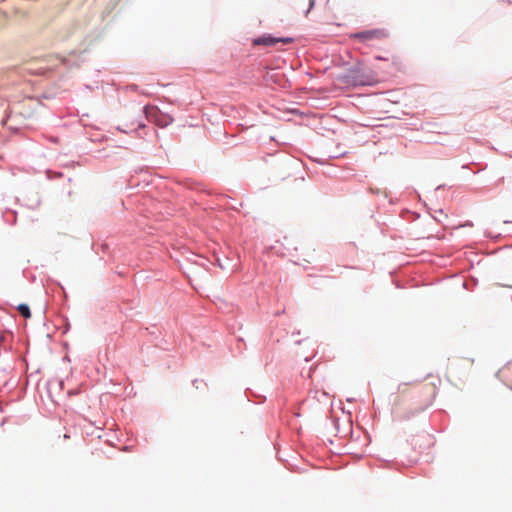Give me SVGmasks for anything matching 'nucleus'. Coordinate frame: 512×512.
Segmentation results:
<instances>
[{
	"instance_id": "nucleus-1",
	"label": "nucleus",
	"mask_w": 512,
	"mask_h": 512,
	"mask_svg": "<svg viewBox=\"0 0 512 512\" xmlns=\"http://www.w3.org/2000/svg\"><path fill=\"white\" fill-rule=\"evenodd\" d=\"M342 78L345 83L355 86L373 85L376 83L374 73L362 64L349 69Z\"/></svg>"
},
{
	"instance_id": "nucleus-2",
	"label": "nucleus",
	"mask_w": 512,
	"mask_h": 512,
	"mask_svg": "<svg viewBox=\"0 0 512 512\" xmlns=\"http://www.w3.org/2000/svg\"><path fill=\"white\" fill-rule=\"evenodd\" d=\"M144 113L149 121L160 127H166L173 121L169 115L163 114L155 106H145Z\"/></svg>"
},
{
	"instance_id": "nucleus-3",
	"label": "nucleus",
	"mask_w": 512,
	"mask_h": 512,
	"mask_svg": "<svg viewBox=\"0 0 512 512\" xmlns=\"http://www.w3.org/2000/svg\"><path fill=\"white\" fill-rule=\"evenodd\" d=\"M351 37L358 40L359 42L365 43L374 40H382L387 37V34L382 29H373L352 34Z\"/></svg>"
},
{
	"instance_id": "nucleus-4",
	"label": "nucleus",
	"mask_w": 512,
	"mask_h": 512,
	"mask_svg": "<svg viewBox=\"0 0 512 512\" xmlns=\"http://www.w3.org/2000/svg\"><path fill=\"white\" fill-rule=\"evenodd\" d=\"M291 42H292L291 38H275V37H271V36H262V37L256 38L253 41V44L256 46H258V45L274 46L278 43L287 44V43H291Z\"/></svg>"
},
{
	"instance_id": "nucleus-5",
	"label": "nucleus",
	"mask_w": 512,
	"mask_h": 512,
	"mask_svg": "<svg viewBox=\"0 0 512 512\" xmlns=\"http://www.w3.org/2000/svg\"><path fill=\"white\" fill-rule=\"evenodd\" d=\"M17 310L19 311V313L26 319L30 318L31 317V312H30V309L28 307V305L26 304H20L18 305L17 307Z\"/></svg>"
},
{
	"instance_id": "nucleus-6",
	"label": "nucleus",
	"mask_w": 512,
	"mask_h": 512,
	"mask_svg": "<svg viewBox=\"0 0 512 512\" xmlns=\"http://www.w3.org/2000/svg\"><path fill=\"white\" fill-rule=\"evenodd\" d=\"M314 5V0H310V6L312 7Z\"/></svg>"
}]
</instances>
